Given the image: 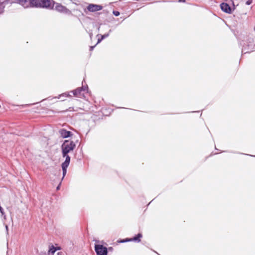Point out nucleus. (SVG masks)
Instances as JSON below:
<instances>
[{
	"label": "nucleus",
	"mask_w": 255,
	"mask_h": 255,
	"mask_svg": "<svg viewBox=\"0 0 255 255\" xmlns=\"http://www.w3.org/2000/svg\"><path fill=\"white\" fill-rule=\"evenodd\" d=\"M76 146V144L74 141L69 140H65L63 143L61 148L62 155L63 157H65V161L62 164V169L63 171L62 179L64 178L67 173V168L69 165L70 161V157L68 153L73 151Z\"/></svg>",
	"instance_id": "f257e3e1"
},
{
	"label": "nucleus",
	"mask_w": 255,
	"mask_h": 255,
	"mask_svg": "<svg viewBox=\"0 0 255 255\" xmlns=\"http://www.w3.org/2000/svg\"><path fill=\"white\" fill-rule=\"evenodd\" d=\"M23 6L26 7L29 5L32 6L42 7L51 8L53 1L52 0H16Z\"/></svg>",
	"instance_id": "f03ea898"
},
{
	"label": "nucleus",
	"mask_w": 255,
	"mask_h": 255,
	"mask_svg": "<svg viewBox=\"0 0 255 255\" xmlns=\"http://www.w3.org/2000/svg\"><path fill=\"white\" fill-rule=\"evenodd\" d=\"M51 9H54L59 12L69 14L71 13L70 10L67 8L66 6L62 5L61 3L54 1L52 3Z\"/></svg>",
	"instance_id": "7ed1b4c3"
},
{
	"label": "nucleus",
	"mask_w": 255,
	"mask_h": 255,
	"mask_svg": "<svg viewBox=\"0 0 255 255\" xmlns=\"http://www.w3.org/2000/svg\"><path fill=\"white\" fill-rule=\"evenodd\" d=\"M82 92L86 93L88 92L87 86H83L82 88H78L71 92L73 93L74 96L81 98L84 97V94Z\"/></svg>",
	"instance_id": "20e7f679"
},
{
	"label": "nucleus",
	"mask_w": 255,
	"mask_h": 255,
	"mask_svg": "<svg viewBox=\"0 0 255 255\" xmlns=\"http://www.w3.org/2000/svg\"><path fill=\"white\" fill-rule=\"evenodd\" d=\"M95 250L97 255H107V248L102 245H95Z\"/></svg>",
	"instance_id": "39448f33"
},
{
	"label": "nucleus",
	"mask_w": 255,
	"mask_h": 255,
	"mask_svg": "<svg viewBox=\"0 0 255 255\" xmlns=\"http://www.w3.org/2000/svg\"><path fill=\"white\" fill-rule=\"evenodd\" d=\"M102 8L103 7L100 5L90 4L87 8L89 11L95 12L101 10Z\"/></svg>",
	"instance_id": "423d86ee"
},
{
	"label": "nucleus",
	"mask_w": 255,
	"mask_h": 255,
	"mask_svg": "<svg viewBox=\"0 0 255 255\" xmlns=\"http://www.w3.org/2000/svg\"><path fill=\"white\" fill-rule=\"evenodd\" d=\"M221 9L225 12L227 13H231L232 12V8L227 3H222L220 4Z\"/></svg>",
	"instance_id": "0eeeda50"
},
{
	"label": "nucleus",
	"mask_w": 255,
	"mask_h": 255,
	"mask_svg": "<svg viewBox=\"0 0 255 255\" xmlns=\"http://www.w3.org/2000/svg\"><path fill=\"white\" fill-rule=\"evenodd\" d=\"M59 133L63 138H67L70 137L72 135L71 132L67 131L64 129H61L59 130Z\"/></svg>",
	"instance_id": "6e6552de"
},
{
	"label": "nucleus",
	"mask_w": 255,
	"mask_h": 255,
	"mask_svg": "<svg viewBox=\"0 0 255 255\" xmlns=\"http://www.w3.org/2000/svg\"><path fill=\"white\" fill-rule=\"evenodd\" d=\"M142 237L141 234H138L137 235L133 238H131V239H128L126 241H121V242H127V241H135V242H139L140 241V238Z\"/></svg>",
	"instance_id": "1a4fd4ad"
},
{
	"label": "nucleus",
	"mask_w": 255,
	"mask_h": 255,
	"mask_svg": "<svg viewBox=\"0 0 255 255\" xmlns=\"http://www.w3.org/2000/svg\"><path fill=\"white\" fill-rule=\"evenodd\" d=\"M60 248L59 247L55 248L53 246H51L50 247L48 252V255H53L56 251L59 250Z\"/></svg>",
	"instance_id": "9d476101"
},
{
	"label": "nucleus",
	"mask_w": 255,
	"mask_h": 255,
	"mask_svg": "<svg viewBox=\"0 0 255 255\" xmlns=\"http://www.w3.org/2000/svg\"><path fill=\"white\" fill-rule=\"evenodd\" d=\"M61 97H71V95H70L68 93H64L62 94L61 95H60L58 98L59 99Z\"/></svg>",
	"instance_id": "9b49d317"
},
{
	"label": "nucleus",
	"mask_w": 255,
	"mask_h": 255,
	"mask_svg": "<svg viewBox=\"0 0 255 255\" xmlns=\"http://www.w3.org/2000/svg\"><path fill=\"white\" fill-rule=\"evenodd\" d=\"M64 4H68L71 2V0H59Z\"/></svg>",
	"instance_id": "f8f14e48"
},
{
	"label": "nucleus",
	"mask_w": 255,
	"mask_h": 255,
	"mask_svg": "<svg viewBox=\"0 0 255 255\" xmlns=\"http://www.w3.org/2000/svg\"><path fill=\"white\" fill-rule=\"evenodd\" d=\"M113 13L115 16H117L120 15V12L118 11H113Z\"/></svg>",
	"instance_id": "ddd939ff"
},
{
	"label": "nucleus",
	"mask_w": 255,
	"mask_h": 255,
	"mask_svg": "<svg viewBox=\"0 0 255 255\" xmlns=\"http://www.w3.org/2000/svg\"><path fill=\"white\" fill-rule=\"evenodd\" d=\"M109 35V33L105 34L102 35V39H104L105 38L107 37Z\"/></svg>",
	"instance_id": "4468645a"
},
{
	"label": "nucleus",
	"mask_w": 255,
	"mask_h": 255,
	"mask_svg": "<svg viewBox=\"0 0 255 255\" xmlns=\"http://www.w3.org/2000/svg\"><path fill=\"white\" fill-rule=\"evenodd\" d=\"M252 0H248L246 1V3L247 5H250L252 3Z\"/></svg>",
	"instance_id": "2eb2a0df"
},
{
	"label": "nucleus",
	"mask_w": 255,
	"mask_h": 255,
	"mask_svg": "<svg viewBox=\"0 0 255 255\" xmlns=\"http://www.w3.org/2000/svg\"><path fill=\"white\" fill-rule=\"evenodd\" d=\"M0 213H1V214L2 215H4V212H3V209H2V208H1V206H0Z\"/></svg>",
	"instance_id": "dca6fc26"
},
{
	"label": "nucleus",
	"mask_w": 255,
	"mask_h": 255,
	"mask_svg": "<svg viewBox=\"0 0 255 255\" xmlns=\"http://www.w3.org/2000/svg\"><path fill=\"white\" fill-rule=\"evenodd\" d=\"M62 254H63V253L62 252H58L57 253L58 255H62Z\"/></svg>",
	"instance_id": "f3484780"
},
{
	"label": "nucleus",
	"mask_w": 255,
	"mask_h": 255,
	"mask_svg": "<svg viewBox=\"0 0 255 255\" xmlns=\"http://www.w3.org/2000/svg\"><path fill=\"white\" fill-rule=\"evenodd\" d=\"M102 40V38L101 39H99L98 40L97 43H100L101 41Z\"/></svg>",
	"instance_id": "a211bd4d"
},
{
	"label": "nucleus",
	"mask_w": 255,
	"mask_h": 255,
	"mask_svg": "<svg viewBox=\"0 0 255 255\" xmlns=\"http://www.w3.org/2000/svg\"><path fill=\"white\" fill-rule=\"evenodd\" d=\"M95 46H91V47H90V50H92L93 49V48H94V47Z\"/></svg>",
	"instance_id": "6ab92c4d"
},
{
	"label": "nucleus",
	"mask_w": 255,
	"mask_h": 255,
	"mask_svg": "<svg viewBox=\"0 0 255 255\" xmlns=\"http://www.w3.org/2000/svg\"><path fill=\"white\" fill-rule=\"evenodd\" d=\"M179 2H185V0H179Z\"/></svg>",
	"instance_id": "aec40b11"
},
{
	"label": "nucleus",
	"mask_w": 255,
	"mask_h": 255,
	"mask_svg": "<svg viewBox=\"0 0 255 255\" xmlns=\"http://www.w3.org/2000/svg\"><path fill=\"white\" fill-rule=\"evenodd\" d=\"M60 188V185H59L57 187V190H58Z\"/></svg>",
	"instance_id": "412c9836"
},
{
	"label": "nucleus",
	"mask_w": 255,
	"mask_h": 255,
	"mask_svg": "<svg viewBox=\"0 0 255 255\" xmlns=\"http://www.w3.org/2000/svg\"><path fill=\"white\" fill-rule=\"evenodd\" d=\"M5 229H6V230H7L8 229V227L7 225L5 226Z\"/></svg>",
	"instance_id": "4be33fe9"
},
{
	"label": "nucleus",
	"mask_w": 255,
	"mask_h": 255,
	"mask_svg": "<svg viewBox=\"0 0 255 255\" xmlns=\"http://www.w3.org/2000/svg\"><path fill=\"white\" fill-rule=\"evenodd\" d=\"M2 13V11H1V12H0V13Z\"/></svg>",
	"instance_id": "5701e85b"
},
{
	"label": "nucleus",
	"mask_w": 255,
	"mask_h": 255,
	"mask_svg": "<svg viewBox=\"0 0 255 255\" xmlns=\"http://www.w3.org/2000/svg\"><path fill=\"white\" fill-rule=\"evenodd\" d=\"M254 29H255V28H254Z\"/></svg>",
	"instance_id": "b1692460"
}]
</instances>
